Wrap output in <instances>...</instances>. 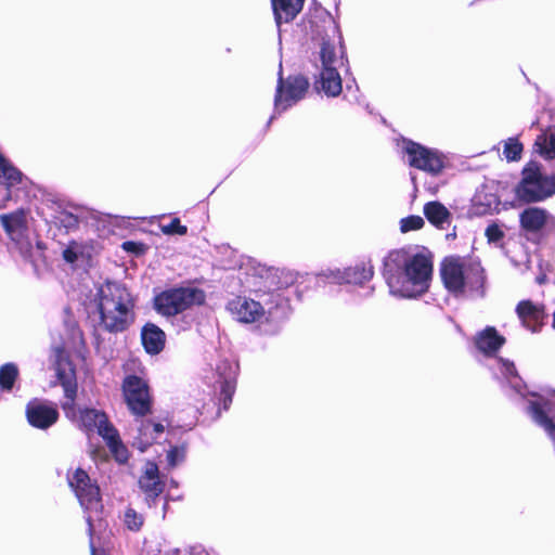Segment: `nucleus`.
Wrapping results in <instances>:
<instances>
[{"label":"nucleus","instance_id":"obj_1","mask_svg":"<svg viewBox=\"0 0 555 555\" xmlns=\"http://www.w3.org/2000/svg\"><path fill=\"white\" fill-rule=\"evenodd\" d=\"M53 369L56 378L63 387L66 401L62 403L65 416L86 433L96 430L106 441L107 447L118 462L127 460V450L119 439L115 427L108 422L105 413L95 409H77L76 371L68 354L62 348L53 350Z\"/></svg>","mask_w":555,"mask_h":555},{"label":"nucleus","instance_id":"obj_2","mask_svg":"<svg viewBox=\"0 0 555 555\" xmlns=\"http://www.w3.org/2000/svg\"><path fill=\"white\" fill-rule=\"evenodd\" d=\"M384 278L390 293L412 298L427 292L433 275V259L426 248H401L384 260Z\"/></svg>","mask_w":555,"mask_h":555},{"label":"nucleus","instance_id":"obj_3","mask_svg":"<svg viewBox=\"0 0 555 555\" xmlns=\"http://www.w3.org/2000/svg\"><path fill=\"white\" fill-rule=\"evenodd\" d=\"M441 279L446 288L455 296L482 295L485 270L479 261L451 256L441 263Z\"/></svg>","mask_w":555,"mask_h":555},{"label":"nucleus","instance_id":"obj_4","mask_svg":"<svg viewBox=\"0 0 555 555\" xmlns=\"http://www.w3.org/2000/svg\"><path fill=\"white\" fill-rule=\"evenodd\" d=\"M101 323L108 332H122L133 322L134 301L129 291L118 283H105L99 289Z\"/></svg>","mask_w":555,"mask_h":555},{"label":"nucleus","instance_id":"obj_5","mask_svg":"<svg viewBox=\"0 0 555 555\" xmlns=\"http://www.w3.org/2000/svg\"><path fill=\"white\" fill-rule=\"evenodd\" d=\"M322 68L317 88L327 96H337L343 90L338 68L344 65V52L340 43L324 42L321 48Z\"/></svg>","mask_w":555,"mask_h":555},{"label":"nucleus","instance_id":"obj_6","mask_svg":"<svg viewBox=\"0 0 555 555\" xmlns=\"http://www.w3.org/2000/svg\"><path fill=\"white\" fill-rule=\"evenodd\" d=\"M555 194V177L542 175L537 165L522 171V179L516 189L517 197L525 203L542 202Z\"/></svg>","mask_w":555,"mask_h":555},{"label":"nucleus","instance_id":"obj_7","mask_svg":"<svg viewBox=\"0 0 555 555\" xmlns=\"http://www.w3.org/2000/svg\"><path fill=\"white\" fill-rule=\"evenodd\" d=\"M205 298V292L198 287H177L156 296L155 308L164 315H176L193 306L204 304Z\"/></svg>","mask_w":555,"mask_h":555},{"label":"nucleus","instance_id":"obj_8","mask_svg":"<svg viewBox=\"0 0 555 555\" xmlns=\"http://www.w3.org/2000/svg\"><path fill=\"white\" fill-rule=\"evenodd\" d=\"M70 488L76 493L80 505L88 512H100L102 508L100 489L89 475L81 468L67 476Z\"/></svg>","mask_w":555,"mask_h":555},{"label":"nucleus","instance_id":"obj_9","mask_svg":"<svg viewBox=\"0 0 555 555\" xmlns=\"http://www.w3.org/2000/svg\"><path fill=\"white\" fill-rule=\"evenodd\" d=\"M122 393L129 410L139 416L151 412L152 397L147 384L140 377L130 375L124 379Z\"/></svg>","mask_w":555,"mask_h":555},{"label":"nucleus","instance_id":"obj_10","mask_svg":"<svg viewBox=\"0 0 555 555\" xmlns=\"http://www.w3.org/2000/svg\"><path fill=\"white\" fill-rule=\"evenodd\" d=\"M519 225L526 234H545L555 231V216L547 209L529 206L519 214Z\"/></svg>","mask_w":555,"mask_h":555},{"label":"nucleus","instance_id":"obj_11","mask_svg":"<svg viewBox=\"0 0 555 555\" xmlns=\"http://www.w3.org/2000/svg\"><path fill=\"white\" fill-rule=\"evenodd\" d=\"M404 151L412 167L434 175L439 173L443 168V158L437 151L412 141L405 142Z\"/></svg>","mask_w":555,"mask_h":555},{"label":"nucleus","instance_id":"obj_12","mask_svg":"<svg viewBox=\"0 0 555 555\" xmlns=\"http://www.w3.org/2000/svg\"><path fill=\"white\" fill-rule=\"evenodd\" d=\"M308 87L309 82L304 77L288 78L285 83H283L282 77H280L275 94V108L278 111H285L304 98Z\"/></svg>","mask_w":555,"mask_h":555},{"label":"nucleus","instance_id":"obj_13","mask_svg":"<svg viewBox=\"0 0 555 555\" xmlns=\"http://www.w3.org/2000/svg\"><path fill=\"white\" fill-rule=\"evenodd\" d=\"M26 417L31 426L47 429L59 420V411L52 402L33 399L26 405Z\"/></svg>","mask_w":555,"mask_h":555},{"label":"nucleus","instance_id":"obj_14","mask_svg":"<svg viewBox=\"0 0 555 555\" xmlns=\"http://www.w3.org/2000/svg\"><path fill=\"white\" fill-rule=\"evenodd\" d=\"M530 413L537 424L551 436L555 435V390L547 392V399L539 396V400L530 401Z\"/></svg>","mask_w":555,"mask_h":555},{"label":"nucleus","instance_id":"obj_15","mask_svg":"<svg viewBox=\"0 0 555 555\" xmlns=\"http://www.w3.org/2000/svg\"><path fill=\"white\" fill-rule=\"evenodd\" d=\"M227 309L235 320L242 323L257 322L264 314L263 307L258 301L242 296L230 300Z\"/></svg>","mask_w":555,"mask_h":555},{"label":"nucleus","instance_id":"obj_16","mask_svg":"<svg viewBox=\"0 0 555 555\" xmlns=\"http://www.w3.org/2000/svg\"><path fill=\"white\" fill-rule=\"evenodd\" d=\"M516 313L522 325L532 332L540 330L546 317L544 306L531 300H521L516 307Z\"/></svg>","mask_w":555,"mask_h":555},{"label":"nucleus","instance_id":"obj_17","mask_svg":"<svg viewBox=\"0 0 555 555\" xmlns=\"http://www.w3.org/2000/svg\"><path fill=\"white\" fill-rule=\"evenodd\" d=\"M99 251L96 242L90 241H72L63 250V258L66 262L74 263L76 261L90 260Z\"/></svg>","mask_w":555,"mask_h":555},{"label":"nucleus","instance_id":"obj_18","mask_svg":"<svg viewBox=\"0 0 555 555\" xmlns=\"http://www.w3.org/2000/svg\"><path fill=\"white\" fill-rule=\"evenodd\" d=\"M236 371V365L229 361H223L217 367V372L219 375L218 383L220 384L221 393L224 397V409H227L228 404L231 402L232 395L234 393L235 390Z\"/></svg>","mask_w":555,"mask_h":555},{"label":"nucleus","instance_id":"obj_19","mask_svg":"<svg viewBox=\"0 0 555 555\" xmlns=\"http://www.w3.org/2000/svg\"><path fill=\"white\" fill-rule=\"evenodd\" d=\"M0 222L13 241H20L27 230L26 212L22 209L1 215Z\"/></svg>","mask_w":555,"mask_h":555},{"label":"nucleus","instance_id":"obj_20","mask_svg":"<svg viewBox=\"0 0 555 555\" xmlns=\"http://www.w3.org/2000/svg\"><path fill=\"white\" fill-rule=\"evenodd\" d=\"M475 343L478 350L485 354L491 356L505 344V338L500 335L494 327L488 326L478 333Z\"/></svg>","mask_w":555,"mask_h":555},{"label":"nucleus","instance_id":"obj_21","mask_svg":"<svg viewBox=\"0 0 555 555\" xmlns=\"http://www.w3.org/2000/svg\"><path fill=\"white\" fill-rule=\"evenodd\" d=\"M305 0H272L278 25L293 21L302 10Z\"/></svg>","mask_w":555,"mask_h":555},{"label":"nucleus","instance_id":"obj_22","mask_svg":"<svg viewBox=\"0 0 555 555\" xmlns=\"http://www.w3.org/2000/svg\"><path fill=\"white\" fill-rule=\"evenodd\" d=\"M141 489L152 498L158 496L163 491V485L159 481L158 467L155 463L149 462L145 465L143 475L139 480Z\"/></svg>","mask_w":555,"mask_h":555},{"label":"nucleus","instance_id":"obj_23","mask_svg":"<svg viewBox=\"0 0 555 555\" xmlns=\"http://www.w3.org/2000/svg\"><path fill=\"white\" fill-rule=\"evenodd\" d=\"M142 341L149 353L160 352L165 345V333L154 324H146L142 330Z\"/></svg>","mask_w":555,"mask_h":555},{"label":"nucleus","instance_id":"obj_24","mask_svg":"<svg viewBox=\"0 0 555 555\" xmlns=\"http://www.w3.org/2000/svg\"><path fill=\"white\" fill-rule=\"evenodd\" d=\"M164 429L165 428L160 423H154L152 421L142 422L139 428V436L135 441L140 451H145V449L164 433Z\"/></svg>","mask_w":555,"mask_h":555},{"label":"nucleus","instance_id":"obj_25","mask_svg":"<svg viewBox=\"0 0 555 555\" xmlns=\"http://www.w3.org/2000/svg\"><path fill=\"white\" fill-rule=\"evenodd\" d=\"M424 215L431 224L440 229H444L451 220L450 211L439 202L427 203L424 206Z\"/></svg>","mask_w":555,"mask_h":555},{"label":"nucleus","instance_id":"obj_26","mask_svg":"<svg viewBox=\"0 0 555 555\" xmlns=\"http://www.w3.org/2000/svg\"><path fill=\"white\" fill-rule=\"evenodd\" d=\"M373 276V268L362 263L345 271V281L352 284H362Z\"/></svg>","mask_w":555,"mask_h":555},{"label":"nucleus","instance_id":"obj_27","mask_svg":"<svg viewBox=\"0 0 555 555\" xmlns=\"http://www.w3.org/2000/svg\"><path fill=\"white\" fill-rule=\"evenodd\" d=\"M22 179V172L0 156V180L3 181L8 188H11L21 183Z\"/></svg>","mask_w":555,"mask_h":555},{"label":"nucleus","instance_id":"obj_28","mask_svg":"<svg viewBox=\"0 0 555 555\" xmlns=\"http://www.w3.org/2000/svg\"><path fill=\"white\" fill-rule=\"evenodd\" d=\"M535 147L545 158L555 157V134L544 132L535 140Z\"/></svg>","mask_w":555,"mask_h":555},{"label":"nucleus","instance_id":"obj_29","mask_svg":"<svg viewBox=\"0 0 555 555\" xmlns=\"http://www.w3.org/2000/svg\"><path fill=\"white\" fill-rule=\"evenodd\" d=\"M18 377V369L13 363H8L0 369V387L3 390H11Z\"/></svg>","mask_w":555,"mask_h":555},{"label":"nucleus","instance_id":"obj_30","mask_svg":"<svg viewBox=\"0 0 555 555\" xmlns=\"http://www.w3.org/2000/svg\"><path fill=\"white\" fill-rule=\"evenodd\" d=\"M522 144L515 138H509L504 144L503 154L508 162L518 160L521 156Z\"/></svg>","mask_w":555,"mask_h":555},{"label":"nucleus","instance_id":"obj_31","mask_svg":"<svg viewBox=\"0 0 555 555\" xmlns=\"http://www.w3.org/2000/svg\"><path fill=\"white\" fill-rule=\"evenodd\" d=\"M424 224L425 221L421 216L412 215L400 220V231L402 233L417 231L421 230Z\"/></svg>","mask_w":555,"mask_h":555},{"label":"nucleus","instance_id":"obj_32","mask_svg":"<svg viewBox=\"0 0 555 555\" xmlns=\"http://www.w3.org/2000/svg\"><path fill=\"white\" fill-rule=\"evenodd\" d=\"M124 521L129 530L138 531L142 527L144 519L133 508H127Z\"/></svg>","mask_w":555,"mask_h":555},{"label":"nucleus","instance_id":"obj_33","mask_svg":"<svg viewBox=\"0 0 555 555\" xmlns=\"http://www.w3.org/2000/svg\"><path fill=\"white\" fill-rule=\"evenodd\" d=\"M160 230L164 234L172 235H184L186 234V227L182 225L178 218L172 219L168 224H162Z\"/></svg>","mask_w":555,"mask_h":555},{"label":"nucleus","instance_id":"obj_34","mask_svg":"<svg viewBox=\"0 0 555 555\" xmlns=\"http://www.w3.org/2000/svg\"><path fill=\"white\" fill-rule=\"evenodd\" d=\"M487 238L491 243H496L504 237L503 230L496 223H492L488 225L485 232Z\"/></svg>","mask_w":555,"mask_h":555},{"label":"nucleus","instance_id":"obj_35","mask_svg":"<svg viewBox=\"0 0 555 555\" xmlns=\"http://www.w3.org/2000/svg\"><path fill=\"white\" fill-rule=\"evenodd\" d=\"M184 449L181 448H172L167 453V460L171 467L176 466L184 459Z\"/></svg>","mask_w":555,"mask_h":555},{"label":"nucleus","instance_id":"obj_36","mask_svg":"<svg viewBox=\"0 0 555 555\" xmlns=\"http://www.w3.org/2000/svg\"><path fill=\"white\" fill-rule=\"evenodd\" d=\"M496 362L499 365V370L506 378L516 376V369L514 363L503 359H499Z\"/></svg>","mask_w":555,"mask_h":555},{"label":"nucleus","instance_id":"obj_37","mask_svg":"<svg viewBox=\"0 0 555 555\" xmlns=\"http://www.w3.org/2000/svg\"><path fill=\"white\" fill-rule=\"evenodd\" d=\"M61 221L67 228L75 227L78 222L77 218L70 214H65Z\"/></svg>","mask_w":555,"mask_h":555},{"label":"nucleus","instance_id":"obj_38","mask_svg":"<svg viewBox=\"0 0 555 555\" xmlns=\"http://www.w3.org/2000/svg\"><path fill=\"white\" fill-rule=\"evenodd\" d=\"M134 245H135V244H134L133 242H125V243L122 244V247H124V249H125V250H132V248L134 247Z\"/></svg>","mask_w":555,"mask_h":555},{"label":"nucleus","instance_id":"obj_39","mask_svg":"<svg viewBox=\"0 0 555 555\" xmlns=\"http://www.w3.org/2000/svg\"><path fill=\"white\" fill-rule=\"evenodd\" d=\"M92 555H105L104 553H99L92 547Z\"/></svg>","mask_w":555,"mask_h":555},{"label":"nucleus","instance_id":"obj_40","mask_svg":"<svg viewBox=\"0 0 555 555\" xmlns=\"http://www.w3.org/2000/svg\"><path fill=\"white\" fill-rule=\"evenodd\" d=\"M87 521L89 524V527L91 528V518H90V516L87 517Z\"/></svg>","mask_w":555,"mask_h":555},{"label":"nucleus","instance_id":"obj_41","mask_svg":"<svg viewBox=\"0 0 555 555\" xmlns=\"http://www.w3.org/2000/svg\"><path fill=\"white\" fill-rule=\"evenodd\" d=\"M9 197H10V194H9V193H7V194H5V201H8V199H9Z\"/></svg>","mask_w":555,"mask_h":555},{"label":"nucleus","instance_id":"obj_42","mask_svg":"<svg viewBox=\"0 0 555 555\" xmlns=\"http://www.w3.org/2000/svg\"><path fill=\"white\" fill-rule=\"evenodd\" d=\"M553 326H554V328H555V311H554Z\"/></svg>","mask_w":555,"mask_h":555},{"label":"nucleus","instance_id":"obj_43","mask_svg":"<svg viewBox=\"0 0 555 555\" xmlns=\"http://www.w3.org/2000/svg\"><path fill=\"white\" fill-rule=\"evenodd\" d=\"M4 207V204L0 205V208Z\"/></svg>","mask_w":555,"mask_h":555}]
</instances>
